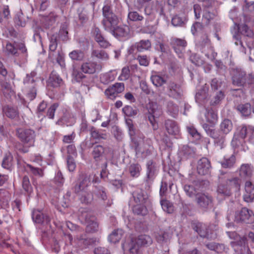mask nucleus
<instances>
[{
    "instance_id": "nucleus-1",
    "label": "nucleus",
    "mask_w": 254,
    "mask_h": 254,
    "mask_svg": "<svg viewBox=\"0 0 254 254\" xmlns=\"http://www.w3.org/2000/svg\"><path fill=\"white\" fill-rule=\"evenodd\" d=\"M66 225L73 232L74 239L70 234H65V239L68 240L73 247L82 250L87 248L93 243V240L86 236L82 228L69 221L67 222Z\"/></svg>"
},
{
    "instance_id": "nucleus-2",
    "label": "nucleus",
    "mask_w": 254,
    "mask_h": 254,
    "mask_svg": "<svg viewBox=\"0 0 254 254\" xmlns=\"http://www.w3.org/2000/svg\"><path fill=\"white\" fill-rule=\"evenodd\" d=\"M231 74L234 85L244 87L254 84V74H247L246 71L242 68H233Z\"/></svg>"
},
{
    "instance_id": "nucleus-3",
    "label": "nucleus",
    "mask_w": 254,
    "mask_h": 254,
    "mask_svg": "<svg viewBox=\"0 0 254 254\" xmlns=\"http://www.w3.org/2000/svg\"><path fill=\"white\" fill-rule=\"evenodd\" d=\"M102 12L104 18L102 21V24L106 31L111 32L118 24V18L113 12L111 7L109 4L103 6Z\"/></svg>"
},
{
    "instance_id": "nucleus-4",
    "label": "nucleus",
    "mask_w": 254,
    "mask_h": 254,
    "mask_svg": "<svg viewBox=\"0 0 254 254\" xmlns=\"http://www.w3.org/2000/svg\"><path fill=\"white\" fill-rule=\"evenodd\" d=\"M234 221L237 223H252L254 221V215L251 210L244 207L235 212Z\"/></svg>"
},
{
    "instance_id": "nucleus-5",
    "label": "nucleus",
    "mask_w": 254,
    "mask_h": 254,
    "mask_svg": "<svg viewBox=\"0 0 254 254\" xmlns=\"http://www.w3.org/2000/svg\"><path fill=\"white\" fill-rule=\"evenodd\" d=\"M192 228L201 237L206 238L209 240H214L217 237L216 231H209L207 226L202 223H193Z\"/></svg>"
},
{
    "instance_id": "nucleus-6",
    "label": "nucleus",
    "mask_w": 254,
    "mask_h": 254,
    "mask_svg": "<svg viewBox=\"0 0 254 254\" xmlns=\"http://www.w3.org/2000/svg\"><path fill=\"white\" fill-rule=\"evenodd\" d=\"M220 179L222 181L225 182L232 192L240 190L241 181L239 178L231 177L229 173L221 172Z\"/></svg>"
},
{
    "instance_id": "nucleus-7",
    "label": "nucleus",
    "mask_w": 254,
    "mask_h": 254,
    "mask_svg": "<svg viewBox=\"0 0 254 254\" xmlns=\"http://www.w3.org/2000/svg\"><path fill=\"white\" fill-rule=\"evenodd\" d=\"M16 132L18 138L22 142L28 144L29 146L33 145L36 136L34 130L30 129L19 128L17 129Z\"/></svg>"
},
{
    "instance_id": "nucleus-8",
    "label": "nucleus",
    "mask_w": 254,
    "mask_h": 254,
    "mask_svg": "<svg viewBox=\"0 0 254 254\" xmlns=\"http://www.w3.org/2000/svg\"><path fill=\"white\" fill-rule=\"evenodd\" d=\"M125 90V84L124 83L117 82L110 86L105 91V94L112 100H114L117 95L122 93Z\"/></svg>"
},
{
    "instance_id": "nucleus-9",
    "label": "nucleus",
    "mask_w": 254,
    "mask_h": 254,
    "mask_svg": "<svg viewBox=\"0 0 254 254\" xmlns=\"http://www.w3.org/2000/svg\"><path fill=\"white\" fill-rule=\"evenodd\" d=\"M165 2L163 0H156L151 8L146 6L144 12L147 15L158 14L160 16H165L164 13Z\"/></svg>"
},
{
    "instance_id": "nucleus-10",
    "label": "nucleus",
    "mask_w": 254,
    "mask_h": 254,
    "mask_svg": "<svg viewBox=\"0 0 254 254\" xmlns=\"http://www.w3.org/2000/svg\"><path fill=\"white\" fill-rule=\"evenodd\" d=\"M166 93L171 98L179 99L182 95L181 86L174 81H170L167 83Z\"/></svg>"
},
{
    "instance_id": "nucleus-11",
    "label": "nucleus",
    "mask_w": 254,
    "mask_h": 254,
    "mask_svg": "<svg viewBox=\"0 0 254 254\" xmlns=\"http://www.w3.org/2000/svg\"><path fill=\"white\" fill-rule=\"evenodd\" d=\"M195 199L198 207L204 211H206L212 203V196L204 193L197 194Z\"/></svg>"
},
{
    "instance_id": "nucleus-12",
    "label": "nucleus",
    "mask_w": 254,
    "mask_h": 254,
    "mask_svg": "<svg viewBox=\"0 0 254 254\" xmlns=\"http://www.w3.org/2000/svg\"><path fill=\"white\" fill-rule=\"evenodd\" d=\"M125 254H141V247L134 239L126 241L122 245Z\"/></svg>"
},
{
    "instance_id": "nucleus-13",
    "label": "nucleus",
    "mask_w": 254,
    "mask_h": 254,
    "mask_svg": "<svg viewBox=\"0 0 254 254\" xmlns=\"http://www.w3.org/2000/svg\"><path fill=\"white\" fill-rule=\"evenodd\" d=\"M211 166L210 161L205 157L200 159L197 163V171L200 175H206L210 173Z\"/></svg>"
},
{
    "instance_id": "nucleus-14",
    "label": "nucleus",
    "mask_w": 254,
    "mask_h": 254,
    "mask_svg": "<svg viewBox=\"0 0 254 254\" xmlns=\"http://www.w3.org/2000/svg\"><path fill=\"white\" fill-rule=\"evenodd\" d=\"M151 47V42L148 40H141L132 45L129 49L130 54H134L137 52H141L149 50Z\"/></svg>"
},
{
    "instance_id": "nucleus-15",
    "label": "nucleus",
    "mask_w": 254,
    "mask_h": 254,
    "mask_svg": "<svg viewBox=\"0 0 254 254\" xmlns=\"http://www.w3.org/2000/svg\"><path fill=\"white\" fill-rule=\"evenodd\" d=\"M152 144V140L149 138H147L144 141L142 148L136 142V144H135V149L136 153H141L144 156L151 154L153 150Z\"/></svg>"
},
{
    "instance_id": "nucleus-16",
    "label": "nucleus",
    "mask_w": 254,
    "mask_h": 254,
    "mask_svg": "<svg viewBox=\"0 0 254 254\" xmlns=\"http://www.w3.org/2000/svg\"><path fill=\"white\" fill-rule=\"evenodd\" d=\"M126 124L128 128V133L131 140L134 142V144L136 142V136H138L140 138H144V135L138 130L136 129L131 119H127L126 121Z\"/></svg>"
},
{
    "instance_id": "nucleus-17",
    "label": "nucleus",
    "mask_w": 254,
    "mask_h": 254,
    "mask_svg": "<svg viewBox=\"0 0 254 254\" xmlns=\"http://www.w3.org/2000/svg\"><path fill=\"white\" fill-rule=\"evenodd\" d=\"M254 172V168L251 164H243L239 169V175L244 179H251Z\"/></svg>"
},
{
    "instance_id": "nucleus-18",
    "label": "nucleus",
    "mask_w": 254,
    "mask_h": 254,
    "mask_svg": "<svg viewBox=\"0 0 254 254\" xmlns=\"http://www.w3.org/2000/svg\"><path fill=\"white\" fill-rule=\"evenodd\" d=\"M90 185V176L86 174L82 176L81 180L73 187V190L75 193H78L80 192L88 190L87 188Z\"/></svg>"
},
{
    "instance_id": "nucleus-19",
    "label": "nucleus",
    "mask_w": 254,
    "mask_h": 254,
    "mask_svg": "<svg viewBox=\"0 0 254 254\" xmlns=\"http://www.w3.org/2000/svg\"><path fill=\"white\" fill-rule=\"evenodd\" d=\"M206 246L208 249L214 251L218 254H230L229 248L223 244L211 242Z\"/></svg>"
},
{
    "instance_id": "nucleus-20",
    "label": "nucleus",
    "mask_w": 254,
    "mask_h": 254,
    "mask_svg": "<svg viewBox=\"0 0 254 254\" xmlns=\"http://www.w3.org/2000/svg\"><path fill=\"white\" fill-rule=\"evenodd\" d=\"M245 192L243 195L244 200L247 202H251L254 199V185L250 181H247L245 185Z\"/></svg>"
},
{
    "instance_id": "nucleus-21",
    "label": "nucleus",
    "mask_w": 254,
    "mask_h": 254,
    "mask_svg": "<svg viewBox=\"0 0 254 254\" xmlns=\"http://www.w3.org/2000/svg\"><path fill=\"white\" fill-rule=\"evenodd\" d=\"M171 43L175 52L181 57L182 51L187 46V43L184 39L177 38H172Z\"/></svg>"
},
{
    "instance_id": "nucleus-22",
    "label": "nucleus",
    "mask_w": 254,
    "mask_h": 254,
    "mask_svg": "<svg viewBox=\"0 0 254 254\" xmlns=\"http://www.w3.org/2000/svg\"><path fill=\"white\" fill-rule=\"evenodd\" d=\"M218 194L222 196H229L232 192L225 181H222L220 179V175L219 176V182L217 189Z\"/></svg>"
},
{
    "instance_id": "nucleus-23",
    "label": "nucleus",
    "mask_w": 254,
    "mask_h": 254,
    "mask_svg": "<svg viewBox=\"0 0 254 254\" xmlns=\"http://www.w3.org/2000/svg\"><path fill=\"white\" fill-rule=\"evenodd\" d=\"M165 128L167 132L171 135H177L180 132L179 127L173 120H167L165 123Z\"/></svg>"
},
{
    "instance_id": "nucleus-24",
    "label": "nucleus",
    "mask_w": 254,
    "mask_h": 254,
    "mask_svg": "<svg viewBox=\"0 0 254 254\" xmlns=\"http://www.w3.org/2000/svg\"><path fill=\"white\" fill-rule=\"evenodd\" d=\"M97 65L95 62H86L81 64L80 69L84 73L91 74L96 72Z\"/></svg>"
},
{
    "instance_id": "nucleus-25",
    "label": "nucleus",
    "mask_w": 254,
    "mask_h": 254,
    "mask_svg": "<svg viewBox=\"0 0 254 254\" xmlns=\"http://www.w3.org/2000/svg\"><path fill=\"white\" fill-rule=\"evenodd\" d=\"M110 33L118 38L127 37L129 34V28L127 26L124 27L116 26Z\"/></svg>"
},
{
    "instance_id": "nucleus-26",
    "label": "nucleus",
    "mask_w": 254,
    "mask_h": 254,
    "mask_svg": "<svg viewBox=\"0 0 254 254\" xmlns=\"http://www.w3.org/2000/svg\"><path fill=\"white\" fill-rule=\"evenodd\" d=\"M132 195L136 204H145L148 198L147 195L140 189H137L133 191Z\"/></svg>"
},
{
    "instance_id": "nucleus-27",
    "label": "nucleus",
    "mask_w": 254,
    "mask_h": 254,
    "mask_svg": "<svg viewBox=\"0 0 254 254\" xmlns=\"http://www.w3.org/2000/svg\"><path fill=\"white\" fill-rule=\"evenodd\" d=\"M236 109L245 117H249L253 110L251 105L249 103L240 104L236 106Z\"/></svg>"
},
{
    "instance_id": "nucleus-28",
    "label": "nucleus",
    "mask_w": 254,
    "mask_h": 254,
    "mask_svg": "<svg viewBox=\"0 0 254 254\" xmlns=\"http://www.w3.org/2000/svg\"><path fill=\"white\" fill-rule=\"evenodd\" d=\"M85 219L87 223L86 230L89 232H94L97 230L98 228V224L95 221V218L94 216L87 214L85 216Z\"/></svg>"
},
{
    "instance_id": "nucleus-29",
    "label": "nucleus",
    "mask_w": 254,
    "mask_h": 254,
    "mask_svg": "<svg viewBox=\"0 0 254 254\" xmlns=\"http://www.w3.org/2000/svg\"><path fill=\"white\" fill-rule=\"evenodd\" d=\"M217 15V11L215 9H212L209 8L205 7L202 15V22L206 25L209 24L210 21L213 19Z\"/></svg>"
},
{
    "instance_id": "nucleus-30",
    "label": "nucleus",
    "mask_w": 254,
    "mask_h": 254,
    "mask_svg": "<svg viewBox=\"0 0 254 254\" xmlns=\"http://www.w3.org/2000/svg\"><path fill=\"white\" fill-rule=\"evenodd\" d=\"M105 148L101 145H97L93 147L92 155L96 161L101 160L105 156Z\"/></svg>"
},
{
    "instance_id": "nucleus-31",
    "label": "nucleus",
    "mask_w": 254,
    "mask_h": 254,
    "mask_svg": "<svg viewBox=\"0 0 254 254\" xmlns=\"http://www.w3.org/2000/svg\"><path fill=\"white\" fill-rule=\"evenodd\" d=\"M208 86L206 84L195 95L196 102L201 104L204 103L208 98Z\"/></svg>"
},
{
    "instance_id": "nucleus-32",
    "label": "nucleus",
    "mask_w": 254,
    "mask_h": 254,
    "mask_svg": "<svg viewBox=\"0 0 254 254\" xmlns=\"http://www.w3.org/2000/svg\"><path fill=\"white\" fill-rule=\"evenodd\" d=\"M48 82L49 85L54 87H60L64 84L63 79L54 71L51 73Z\"/></svg>"
},
{
    "instance_id": "nucleus-33",
    "label": "nucleus",
    "mask_w": 254,
    "mask_h": 254,
    "mask_svg": "<svg viewBox=\"0 0 254 254\" xmlns=\"http://www.w3.org/2000/svg\"><path fill=\"white\" fill-rule=\"evenodd\" d=\"M146 166L147 179L152 180L157 173V167L155 164L152 160L148 161Z\"/></svg>"
},
{
    "instance_id": "nucleus-34",
    "label": "nucleus",
    "mask_w": 254,
    "mask_h": 254,
    "mask_svg": "<svg viewBox=\"0 0 254 254\" xmlns=\"http://www.w3.org/2000/svg\"><path fill=\"white\" fill-rule=\"evenodd\" d=\"M166 111L173 118L176 117L179 113V107L172 101H169L167 102Z\"/></svg>"
},
{
    "instance_id": "nucleus-35",
    "label": "nucleus",
    "mask_w": 254,
    "mask_h": 254,
    "mask_svg": "<svg viewBox=\"0 0 254 254\" xmlns=\"http://www.w3.org/2000/svg\"><path fill=\"white\" fill-rule=\"evenodd\" d=\"M36 75V72H31L29 74H27L24 79V84L25 89H30L31 87L36 86L35 80L34 77Z\"/></svg>"
},
{
    "instance_id": "nucleus-36",
    "label": "nucleus",
    "mask_w": 254,
    "mask_h": 254,
    "mask_svg": "<svg viewBox=\"0 0 254 254\" xmlns=\"http://www.w3.org/2000/svg\"><path fill=\"white\" fill-rule=\"evenodd\" d=\"M32 219L37 223H41L44 221H49V218L39 210H34L32 212Z\"/></svg>"
},
{
    "instance_id": "nucleus-37",
    "label": "nucleus",
    "mask_w": 254,
    "mask_h": 254,
    "mask_svg": "<svg viewBox=\"0 0 254 254\" xmlns=\"http://www.w3.org/2000/svg\"><path fill=\"white\" fill-rule=\"evenodd\" d=\"M221 132L224 134L229 133L233 128V124L231 120L228 119L224 120L220 126Z\"/></svg>"
},
{
    "instance_id": "nucleus-38",
    "label": "nucleus",
    "mask_w": 254,
    "mask_h": 254,
    "mask_svg": "<svg viewBox=\"0 0 254 254\" xmlns=\"http://www.w3.org/2000/svg\"><path fill=\"white\" fill-rule=\"evenodd\" d=\"M49 59L53 63L56 61L59 64H61V62H62L64 60V54L62 51L60 50L49 52Z\"/></svg>"
},
{
    "instance_id": "nucleus-39",
    "label": "nucleus",
    "mask_w": 254,
    "mask_h": 254,
    "mask_svg": "<svg viewBox=\"0 0 254 254\" xmlns=\"http://www.w3.org/2000/svg\"><path fill=\"white\" fill-rule=\"evenodd\" d=\"M71 76L72 79L77 82H80L84 79H90L74 65L72 66Z\"/></svg>"
},
{
    "instance_id": "nucleus-40",
    "label": "nucleus",
    "mask_w": 254,
    "mask_h": 254,
    "mask_svg": "<svg viewBox=\"0 0 254 254\" xmlns=\"http://www.w3.org/2000/svg\"><path fill=\"white\" fill-rule=\"evenodd\" d=\"M205 117L206 122L212 124H214L218 119L217 113L211 109L206 110Z\"/></svg>"
},
{
    "instance_id": "nucleus-41",
    "label": "nucleus",
    "mask_w": 254,
    "mask_h": 254,
    "mask_svg": "<svg viewBox=\"0 0 254 254\" xmlns=\"http://www.w3.org/2000/svg\"><path fill=\"white\" fill-rule=\"evenodd\" d=\"M196 182H194L192 185H186L184 187V190L187 195L190 197H196V195L199 194L197 189L194 187Z\"/></svg>"
},
{
    "instance_id": "nucleus-42",
    "label": "nucleus",
    "mask_w": 254,
    "mask_h": 254,
    "mask_svg": "<svg viewBox=\"0 0 254 254\" xmlns=\"http://www.w3.org/2000/svg\"><path fill=\"white\" fill-rule=\"evenodd\" d=\"M147 108L149 114H155V116H160L162 113L160 108L156 102H149Z\"/></svg>"
},
{
    "instance_id": "nucleus-43",
    "label": "nucleus",
    "mask_w": 254,
    "mask_h": 254,
    "mask_svg": "<svg viewBox=\"0 0 254 254\" xmlns=\"http://www.w3.org/2000/svg\"><path fill=\"white\" fill-rule=\"evenodd\" d=\"M80 199L81 202L83 203H91L93 200V195L92 192L89 190L81 191Z\"/></svg>"
},
{
    "instance_id": "nucleus-44",
    "label": "nucleus",
    "mask_w": 254,
    "mask_h": 254,
    "mask_svg": "<svg viewBox=\"0 0 254 254\" xmlns=\"http://www.w3.org/2000/svg\"><path fill=\"white\" fill-rule=\"evenodd\" d=\"M236 163V157L234 155H231L229 157H224L221 162V166L224 168H231Z\"/></svg>"
},
{
    "instance_id": "nucleus-45",
    "label": "nucleus",
    "mask_w": 254,
    "mask_h": 254,
    "mask_svg": "<svg viewBox=\"0 0 254 254\" xmlns=\"http://www.w3.org/2000/svg\"><path fill=\"white\" fill-rule=\"evenodd\" d=\"M123 231L121 229L115 230L109 236L108 239L111 243H116L118 242L122 238Z\"/></svg>"
},
{
    "instance_id": "nucleus-46",
    "label": "nucleus",
    "mask_w": 254,
    "mask_h": 254,
    "mask_svg": "<svg viewBox=\"0 0 254 254\" xmlns=\"http://www.w3.org/2000/svg\"><path fill=\"white\" fill-rule=\"evenodd\" d=\"M141 171V166L138 163L131 164L128 168V171L132 177L137 178Z\"/></svg>"
},
{
    "instance_id": "nucleus-47",
    "label": "nucleus",
    "mask_w": 254,
    "mask_h": 254,
    "mask_svg": "<svg viewBox=\"0 0 254 254\" xmlns=\"http://www.w3.org/2000/svg\"><path fill=\"white\" fill-rule=\"evenodd\" d=\"M69 57L72 61H81L84 59L85 55L81 50H76L70 52Z\"/></svg>"
},
{
    "instance_id": "nucleus-48",
    "label": "nucleus",
    "mask_w": 254,
    "mask_h": 254,
    "mask_svg": "<svg viewBox=\"0 0 254 254\" xmlns=\"http://www.w3.org/2000/svg\"><path fill=\"white\" fill-rule=\"evenodd\" d=\"M134 240L136 242H137V244L140 247L143 246L150 245L152 242L151 237L146 235H140L137 238Z\"/></svg>"
},
{
    "instance_id": "nucleus-49",
    "label": "nucleus",
    "mask_w": 254,
    "mask_h": 254,
    "mask_svg": "<svg viewBox=\"0 0 254 254\" xmlns=\"http://www.w3.org/2000/svg\"><path fill=\"white\" fill-rule=\"evenodd\" d=\"M4 115L9 118L14 119L18 116V113L16 109L9 106H5L3 108Z\"/></svg>"
},
{
    "instance_id": "nucleus-50",
    "label": "nucleus",
    "mask_w": 254,
    "mask_h": 254,
    "mask_svg": "<svg viewBox=\"0 0 254 254\" xmlns=\"http://www.w3.org/2000/svg\"><path fill=\"white\" fill-rule=\"evenodd\" d=\"M10 200V194L9 192L3 189H0V202L3 206L8 205Z\"/></svg>"
},
{
    "instance_id": "nucleus-51",
    "label": "nucleus",
    "mask_w": 254,
    "mask_h": 254,
    "mask_svg": "<svg viewBox=\"0 0 254 254\" xmlns=\"http://www.w3.org/2000/svg\"><path fill=\"white\" fill-rule=\"evenodd\" d=\"M144 204H136L133 206L132 211L137 215H145L147 213V209Z\"/></svg>"
},
{
    "instance_id": "nucleus-52",
    "label": "nucleus",
    "mask_w": 254,
    "mask_h": 254,
    "mask_svg": "<svg viewBox=\"0 0 254 254\" xmlns=\"http://www.w3.org/2000/svg\"><path fill=\"white\" fill-rule=\"evenodd\" d=\"M90 134L91 137L96 139H105L107 138V134L105 133L101 132L97 130L94 127H92L90 128Z\"/></svg>"
},
{
    "instance_id": "nucleus-53",
    "label": "nucleus",
    "mask_w": 254,
    "mask_h": 254,
    "mask_svg": "<svg viewBox=\"0 0 254 254\" xmlns=\"http://www.w3.org/2000/svg\"><path fill=\"white\" fill-rule=\"evenodd\" d=\"M91 57H95L102 60H107L109 59V56L107 53L102 50H93L91 52Z\"/></svg>"
},
{
    "instance_id": "nucleus-54",
    "label": "nucleus",
    "mask_w": 254,
    "mask_h": 254,
    "mask_svg": "<svg viewBox=\"0 0 254 254\" xmlns=\"http://www.w3.org/2000/svg\"><path fill=\"white\" fill-rule=\"evenodd\" d=\"M152 83L156 87L162 86L166 82V79L162 76L159 75H153L151 77Z\"/></svg>"
},
{
    "instance_id": "nucleus-55",
    "label": "nucleus",
    "mask_w": 254,
    "mask_h": 254,
    "mask_svg": "<svg viewBox=\"0 0 254 254\" xmlns=\"http://www.w3.org/2000/svg\"><path fill=\"white\" fill-rule=\"evenodd\" d=\"M12 159L13 157L10 153L6 154L2 160L1 164L2 167L8 170L10 169L12 166Z\"/></svg>"
},
{
    "instance_id": "nucleus-56",
    "label": "nucleus",
    "mask_w": 254,
    "mask_h": 254,
    "mask_svg": "<svg viewBox=\"0 0 254 254\" xmlns=\"http://www.w3.org/2000/svg\"><path fill=\"white\" fill-rule=\"evenodd\" d=\"M0 89L4 96H7L12 93V90L9 83L5 81L0 82Z\"/></svg>"
},
{
    "instance_id": "nucleus-57",
    "label": "nucleus",
    "mask_w": 254,
    "mask_h": 254,
    "mask_svg": "<svg viewBox=\"0 0 254 254\" xmlns=\"http://www.w3.org/2000/svg\"><path fill=\"white\" fill-rule=\"evenodd\" d=\"M26 169L34 176L43 177L44 175L42 169L34 167L30 164L26 165Z\"/></svg>"
},
{
    "instance_id": "nucleus-58",
    "label": "nucleus",
    "mask_w": 254,
    "mask_h": 254,
    "mask_svg": "<svg viewBox=\"0 0 254 254\" xmlns=\"http://www.w3.org/2000/svg\"><path fill=\"white\" fill-rule=\"evenodd\" d=\"M161 205L164 211L168 213H172L174 211V206L171 202L167 200L161 201Z\"/></svg>"
},
{
    "instance_id": "nucleus-59",
    "label": "nucleus",
    "mask_w": 254,
    "mask_h": 254,
    "mask_svg": "<svg viewBox=\"0 0 254 254\" xmlns=\"http://www.w3.org/2000/svg\"><path fill=\"white\" fill-rule=\"evenodd\" d=\"M224 97V94L223 91H219L216 92L213 98L210 102V104L213 106L219 104Z\"/></svg>"
},
{
    "instance_id": "nucleus-60",
    "label": "nucleus",
    "mask_w": 254,
    "mask_h": 254,
    "mask_svg": "<svg viewBox=\"0 0 254 254\" xmlns=\"http://www.w3.org/2000/svg\"><path fill=\"white\" fill-rule=\"evenodd\" d=\"M35 5L41 11L45 10L50 4L49 0H35Z\"/></svg>"
},
{
    "instance_id": "nucleus-61",
    "label": "nucleus",
    "mask_w": 254,
    "mask_h": 254,
    "mask_svg": "<svg viewBox=\"0 0 254 254\" xmlns=\"http://www.w3.org/2000/svg\"><path fill=\"white\" fill-rule=\"evenodd\" d=\"M22 187L28 193L30 194L32 192V188L30 183L29 178L26 176L23 178Z\"/></svg>"
},
{
    "instance_id": "nucleus-62",
    "label": "nucleus",
    "mask_w": 254,
    "mask_h": 254,
    "mask_svg": "<svg viewBox=\"0 0 254 254\" xmlns=\"http://www.w3.org/2000/svg\"><path fill=\"white\" fill-rule=\"evenodd\" d=\"M185 21V17H181L178 15L174 16L172 19V24L175 26H183Z\"/></svg>"
},
{
    "instance_id": "nucleus-63",
    "label": "nucleus",
    "mask_w": 254,
    "mask_h": 254,
    "mask_svg": "<svg viewBox=\"0 0 254 254\" xmlns=\"http://www.w3.org/2000/svg\"><path fill=\"white\" fill-rule=\"evenodd\" d=\"M128 18L132 21H139L142 20L143 17L136 11H133L128 12Z\"/></svg>"
},
{
    "instance_id": "nucleus-64",
    "label": "nucleus",
    "mask_w": 254,
    "mask_h": 254,
    "mask_svg": "<svg viewBox=\"0 0 254 254\" xmlns=\"http://www.w3.org/2000/svg\"><path fill=\"white\" fill-rule=\"evenodd\" d=\"M130 76V70L128 66H125L122 69V73L119 77L120 80L124 81L128 79Z\"/></svg>"
}]
</instances>
